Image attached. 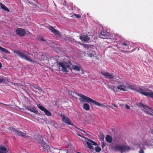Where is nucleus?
I'll use <instances>...</instances> for the list:
<instances>
[{"label":"nucleus","mask_w":153,"mask_h":153,"mask_svg":"<svg viewBox=\"0 0 153 153\" xmlns=\"http://www.w3.org/2000/svg\"><path fill=\"white\" fill-rule=\"evenodd\" d=\"M14 53L17 54L19 57L28 62L35 64L38 63V59L34 57L32 54L26 51H14Z\"/></svg>","instance_id":"obj_1"},{"label":"nucleus","mask_w":153,"mask_h":153,"mask_svg":"<svg viewBox=\"0 0 153 153\" xmlns=\"http://www.w3.org/2000/svg\"><path fill=\"white\" fill-rule=\"evenodd\" d=\"M74 94H76L77 96L80 97L79 99L80 102H91L93 103L94 105H97L99 106L104 107L105 106L103 104L100 103L97 101H95L90 97L86 96L82 94H77L76 93L73 92L71 93V95H73Z\"/></svg>","instance_id":"obj_2"},{"label":"nucleus","mask_w":153,"mask_h":153,"mask_svg":"<svg viewBox=\"0 0 153 153\" xmlns=\"http://www.w3.org/2000/svg\"><path fill=\"white\" fill-rule=\"evenodd\" d=\"M112 148L114 151H120L121 153L131 149V148L129 146L120 144H116L113 146Z\"/></svg>","instance_id":"obj_3"},{"label":"nucleus","mask_w":153,"mask_h":153,"mask_svg":"<svg viewBox=\"0 0 153 153\" xmlns=\"http://www.w3.org/2000/svg\"><path fill=\"white\" fill-rule=\"evenodd\" d=\"M137 91L144 95L153 99V91L152 90L147 88H138Z\"/></svg>","instance_id":"obj_4"},{"label":"nucleus","mask_w":153,"mask_h":153,"mask_svg":"<svg viewBox=\"0 0 153 153\" xmlns=\"http://www.w3.org/2000/svg\"><path fill=\"white\" fill-rule=\"evenodd\" d=\"M57 63L58 67L62 68V71L66 73L68 72L67 69L69 68L71 64V62L69 61L63 62H57Z\"/></svg>","instance_id":"obj_5"},{"label":"nucleus","mask_w":153,"mask_h":153,"mask_svg":"<svg viewBox=\"0 0 153 153\" xmlns=\"http://www.w3.org/2000/svg\"><path fill=\"white\" fill-rule=\"evenodd\" d=\"M39 143L42 147V149L43 151L49 152L50 147L49 146L47 145L46 143L44 141L43 137H41L40 138Z\"/></svg>","instance_id":"obj_6"},{"label":"nucleus","mask_w":153,"mask_h":153,"mask_svg":"<svg viewBox=\"0 0 153 153\" xmlns=\"http://www.w3.org/2000/svg\"><path fill=\"white\" fill-rule=\"evenodd\" d=\"M38 107L42 111H44L45 114L48 116H51V113L46 108L40 104L37 105Z\"/></svg>","instance_id":"obj_7"},{"label":"nucleus","mask_w":153,"mask_h":153,"mask_svg":"<svg viewBox=\"0 0 153 153\" xmlns=\"http://www.w3.org/2000/svg\"><path fill=\"white\" fill-rule=\"evenodd\" d=\"M63 122L70 125H73V123L70 119L68 117H66L65 115L61 114L60 115Z\"/></svg>","instance_id":"obj_8"},{"label":"nucleus","mask_w":153,"mask_h":153,"mask_svg":"<svg viewBox=\"0 0 153 153\" xmlns=\"http://www.w3.org/2000/svg\"><path fill=\"white\" fill-rule=\"evenodd\" d=\"M101 74L103 75L105 78L108 79H114V76L113 74L107 71H103L101 72Z\"/></svg>","instance_id":"obj_9"},{"label":"nucleus","mask_w":153,"mask_h":153,"mask_svg":"<svg viewBox=\"0 0 153 153\" xmlns=\"http://www.w3.org/2000/svg\"><path fill=\"white\" fill-rule=\"evenodd\" d=\"M110 33L105 31H101L99 34V37L103 39H108V37L110 36Z\"/></svg>","instance_id":"obj_10"},{"label":"nucleus","mask_w":153,"mask_h":153,"mask_svg":"<svg viewBox=\"0 0 153 153\" xmlns=\"http://www.w3.org/2000/svg\"><path fill=\"white\" fill-rule=\"evenodd\" d=\"M138 148L140 149V150L139 151V153H144V150L146 149L145 148V143H143L140 142L137 144Z\"/></svg>","instance_id":"obj_11"},{"label":"nucleus","mask_w":153,"mask_h":153,"mask_svg":"<svg viewBox=\"0 0 153 153\" xmlns=\"http://www.w3.org/2000/svg\"><path fill=\"white\" fill-rule=\"evenodd\" d=\"M89 142H86V144L87 145L88 147V148L90 149H93V145L94 146H97V144L94 141L90 140L89 139L87 138Z\"/></svg>","instance_id":"obj_12"},{"label":"nucleus","mask_w":153,"mask_h":153,"mask_svg":"<svg viewBox=\"0 0 153 153\" xmlns=\"http://www.w3.org/2000/svg\"><path fill=\"white\" fill-rule=\"evenodd\" d=\"M48 29L50 30L56 36L60 37L61 36V33L59 30L55 29L51 26H49Z\"/></svg>","instance_id":"obj_13"},{"label":"nucleus","mask_w":153,"mask_h":153,"mask_svg":"<svg viewBox=\"0 0 153 153\" xmlns=\"http://www.w3.org/2000/svg\"><path fill=\"white\" fill-rule=\"evenodd\" d=\"M16 34L21 37L24 36L26 33L25 30L21 28H17L16 30Z\"/></svg>","instance_id":"obj_14"},{"label":"nucleus","mask_w":153,"mask_h":153,"mask_svg":"<svg viewBox=\"0 0 153 153\" xmlns=\"http://www.w3.org/2000/svg\"><path fill=\"white\" fill-rule=\"evenodd\" d=\"M26 109L29 111L35 113L37 114H39V113L38 111L35 108L34 106H27L26 108Z\"/></svg>","instance_id":"obj_15"},{"label":"nucleus","mask_w":153,"mask_h":153,"mask_svg":"<svg viewBox=\"0 0 153 153\" xmlns=\"http://www.w3.org/2000/svg\"><path fill=\"white\" fill-rule=\"evenodd\" d=\"M117 88L120 91H126L127 90V87L123 84L118 86L117 87Z\"/></svg>","instance_id":"obj_16"},{"label":"nucleus","mask_w":153,"mask_h":153,"mask_svg":"<svg viewBox=\"0 0 153 153\" xmlns=\"http://www.w3.org/2000/svg\"><path fill=\"white\" fill-rule=\"evenodd\" d=\"M79 39L82 41L84 42L88 41L90 39L89 38L87 35H83L80 36Z\"/></svg>","instance_id":"obj_17"},{"label":"nucleus","mask_w":153,"mask_h":153,"mask_svg":"<svg viewBox=\"0 0 153 153\" xmlns=\"http://www.w3.org/2000/svg\"><path fill=\"white\" fill-rule=\"evenodd\" d=\"M16 135L24 137L25 136V134L22 131L19 130H16L15 133Z\"/></svg>","instance_id":"obj_18"},{"label":"nucleus","mask_w":153,"mask_h":153,"mask_svg":"<svg viewBox=\"0 0 153 153\" xmlns=\"http://www.w3.org/2000/svg\"><path fill=\"white\" fill-rule=\"evenodd\" d=\"M120 45L122 46H127V48L128 49L129 48V46L130 47V45L129 44V43L127 41L121 42Z\"/></svg>","instance_id":"obj_19"},{"label":"nucleus","mask_w":153,"mask_h":153,"mask_svg":"<svg viewBox=\"0 0 153 153\" xmlns=\"http://www.w3.org/2000/svg\"><path fill=\"white\" fill-rule=\"evenodd\" d=\"M140 106L143 108V109H142L143 111V110H146V111H148L150 108L147 106L144 105L143 104L141 103L140 104Z\"/></svg>","instance_id":"obj_20"},{"label":"nucleus","mask_w":153,"mask_h":153,"mask_svg":"<svg viewBox=\"0 0 153 153\" xmlns=\"http://www.w3.org/2000/svg\"><path fill=\"white\" fill-rule=\"evenodd\" d=\"M8 151L6 148L3 146L0 147V153H7Z\"/></svg>","instance_id":"obj_21"},{"label":"nucleus","mask_w":153,"mask_h":153,"mask_svg":"<svg viewBox=\"0 0 153 153\" xmlns=\"http://www.w3.org/2000/svg\"><path fill=\"white\" fill-rule=\"evenodd\" d=\"M0 6L1 9L6 11L8 12H10L9 9L5 5H4L3 4L1 3H0Z\"/></svg>","instance_id":"obj_22"},{"label":"nucleus","mask_w":153,"mask_h":153,"mask_svg":"<svg viewBox=\"0 0 153 153\" xmlns=\"http://www.w3.org/2000/svg\"><path fill=\"white\" fill-rule=\"evenodd\" d=\"M105 140L107 142L111 143L112 142V138L109 135H107L105 137Z\"/></svg>","instance_id":"obj_23"},{"label":"nucleus","mask_w":153,"mask_h":153,"mask_svg":"<svg viewBox=\"0 0 153 153\" xmlns=\"http://www.w3.org/2000/svg\"><path fill=\"white\" fill-rule=\"evenodd\" d=\"M144 112L147 113L153 116V114L152 113H153V109L152 108H150L148 111H146V110H143Z\"/></svg>","instance_id":"obj_24"},{"label":"nucleus","mask_w":153,"mask_h":153,"mask_svg":"<svg viewBox=\"0 0 153 153\" xmlns=\"http://www.w3.org/2000/svg\"><path fill=\"white\" fill-rule=\"evenodd\" d=\"M83 108L85 110L88 111L90 109L89 105L87 103H85L83 104Z\"/></svg>","instance_id":"obj_25"},{"label":"nucleus","mask_w":153,"mask_h":153,"mask_svg":"<svg viewBox=\"0 0 153 153\" xmlns=\"http://www.w3.org/2000/svg\"><path fill=\"white\" fill-rule=\"evenodd\" d=\"M72 69L74 70L77 71H79L81 68L79 66L76 65H73L72 67Z\"/></svg>","instance_id":"obj_26"},{"label":"nucleus","mask_w":153,"mask_h":153,"mask_svg":"<svg viewBox=\"0 0 153 153\" xmlns=\"http://www.w3.org/2000/svg\"><path fill=\"white\" fill-rule=\"evenodd\" d=\"M0 50L5 53H10V52L7 49L4 48L0 46Z\"/></svg>","instance_id":"obj_27"},{"label":"nucleus","mask_w":153,"mask_h":153,"mask_svg":"<svg viewBox=\"0 0 153 153\" xmlns=\"http://www.w3.org/2000/svg\"><path fill=\"white\" fill-rule=\"evenodd\" d=\"M109 88L113 90L114 92H117V88L115 86L111 85L110 87Z\"/></svg>","instance_id":"obj_28"},{"label":"nucleus","mask_w":153,"mask_h":153,"mask_svg":"<svg viewBox=\"0 0 153 153\" xmlns=\"http://www.w3.org/2000/svg\"><path fill=\"white\" fill-rule=\"evenodd\" d=\"M96 152H99L101 150V148L99 146H97L95 148Z\"/></svg>","instance_id":"obj_29"},{"label":"nucleus","mask_w":153,"mask_h":153,"mask_svg":"<svg viewBox=\"0 0 153 153\" xmlns=\"http://www.w3.org/2000/svg\"><path fill=\"white\" fill-rule=\"evenodd\" d=\"M10 131L13 132L14 133L16 130L15 128L12 127H10L9 129Z\"/></svg>","instance_id":"obj_30"},{"label":"nucleus","mask_w":153,"mask_h":153,"mask_svg":"<svg viewBox=\"0 0 153 153\" xmlns=\"http://www.w3.org/2000/svg\"><path fill=\"white\" fill-rule=\"evenodd\" d=\"M74 16H75V17L77 18H79L81 17V16L79 15L75 14H73V15H72L71 16L73 17Z\"/></svg>","instance_id":"obj_31"},{"label":"nucleus","mask_w":153,"mask_h":153,"mask_svg":"<svg viewBox=\"0 0 153 153\" xmlns=\"http://www.w3.org/2000/svg\"><path fill=\"white\" fill-rule=\"evenodd\" d=\"M38 39L42 41H45V39H44L43 37L41 36H39L38 37Z\"/></svg>","instance_id":"obj_32"},{"label":"nucleus","mask_w":153,"mask_h":153,"mask_svg":"<svg viewBox=\"0 0 153 153\" xmlns=\"http://www.w3.org/2000/svg\"><path fill=\"white\" fill-rule=\"evenodd\" d=\"M128 87L129 88L131 89H133L134 88V86L132 85H129Z\"/></svg>","instance_id":"obj_33"},{"label":"nucleus","mask_w":153,"mask_h":153,"mask_svg":"<svg viewBox=\"0 0 153 153\" xmlns=\"http://www.w3.org/2000/svg\"><path fill=\"white\" fill-rule=\"evenodd\" d=\"M11 83L12 84L14 85L16 87H18L19 86V84L17 83H13L11 82Z\"/></svg>","instance_id":"obj_34"},{"label":"nucleus","mask_w":153,"mask_h":153,"mask_svg":"<svg viewBox=\"0 0 153 153\" xmlns=\"http://www.w3.org/2000/svg\"><path fill=\"white\" fill-rule=\"evenodd\" d=\"M126 108L128 109L130 108V107L129 105H126Z\"/></svg>","instance_id":"obj_35"},{"label":"nucleus","mask_w":153,"mask_h":153,"mask_svg":"<svg viewBox=\"0 0 153 153\" xmlns=\"http://www.w3.org/2000/svg\"><path fill=\"white\" fill-rule=\"evenodd\" d=\"M76 128L77 129H78V130H80V131H82V132H84L85 133V132L84 131H83V130H82V129H80V128H77V127H76Z\"/></svg>","instance_id":"obj_36"},{"label":"nucleus","mask_w":153,"mask_h":153,"mask_svg":"<svg viewBox=\"0 0 153 153\" xmlns=\"http://www.w3.org/2000/svg\"><path fill=\"white\" fill-rule=\"evenodd\" d=\"M102 148H103L105 146V144L104 142H102Z\"/></svg>","instance_id":"obj_37"},{"label":"nucleus","mask_w":153,"mask_h":153,"mask_svg":"<svg viewBox=\"0 0 153 153\" xmlns=\"http://www.w3.org/2000/svg\"><path fill=\"white\" fill-rule=\"evenodd\" d=\"M112 105L113 106H114V107H117V105L114 104V103L112 104Z\"/></svg>","instance_id":"obj_38"},{"label":"nucleus","mask_w":153,"mask_h":153,"mask_svg":"<svg viewBox=\"0 0 153 153\" xmlns=\"http://www.w3.org/2000/svg\"><path fill=\"white\" fill-rule=\"evenodd\" d=\"M88 55L89 56L91 57V58L92 57V54L91 53H89Z\"/></svg>","instance_id":"obj_39"},{"label":"nucleus","mask_w":153,"mask_h":153,"mask_svg":"<svg viewBox=\"0 0 153 153\" xmlns=\"http://www.w3.org/2000/svg\"><path fill=\"white\" fill-rule=\"evenodd\" d=\"M118 38H120L119 35L116 36V38H115V39H117Z\"/></svg>","instance_id":"obj_40"},{"label":"nucleus","mask_w":153,"mask_h":153,"mask_svg":"<svg viewBox=\"0 0 153 153\" xmlns=\"http://www.w3.org/2000/svg\"><path fill=\"white\" fill-rule=\"evenodd\" d=\"M150 132L152 134H153V129H151L150 130Z\"/></svg>","instance_id":"obj_41"},{"label":"nucleus","mask_w":153,"mask_h":153,"mask_svg":"<svg viewBox=\"0 0 153 153\" xmlns=\"http://www.w3.org/2000/svg\"><path fill=\"white\" fill-rule=\"evenodd\" d=\"M2 65L1 62H0V69L2 67Z\"/></svg>","instance_id":"obj_42"},{"label":"nucleus","mask_w":153,"mask_h":153,"mask_svg":"<svg viewBox=\"0 0 153 153\" xmlns=\"http://www.w3.org/2000/svg\"><path fill=\"white\" fill-rule=\"evenodd\" d=\"M2 82V80L0 78V82Z\"/></svg>","instance_id":"obj_43"},{"label":"nucleus","mask_w":153,"mask_h":153,"mask_svg":"<svg viewBox=\"0 0 153 153\" xmlns=\"http://www.w3.org/2000/svg\"><path fill=\"white\" fill-rule=\"evenodd\" d=\"M78 135L79 136L82 137L81 135H80V134H78Z\"/></svg>","instance_id":"obj_44"},{"label":"nucleus","mask_w":153,"mask_h":153,"mask_svg":"<svg viewBox=\"0 0 153 153\" xmlns=\"http://www.w3.org/2000/svg\"><path fill=\"white\" fill-rule=\"evenodd\" d=\"M33 6H34V7H35V6L36 7V4H33Z\"/></svg>","instance_id":"obj_45"},{"label":"nucleus","mask_w":153,"mask_h":153,"mask_svg":"<svg viewBox=\"0 0 153 153\" xmlns=\"http://www.w3.org/2000/svg\"><path fill=\"white\" fill-rule=\"evenodd\" d=\"M78 43L79 44H80V45L82 44L81 43H80V42H78Z\"/></svg>","instance_id":"obj_46"},{"label":"nucleus","mask_w":153,"mask_h":153,"mask_svg":"<svg viewBox=\"0 0 153 153\" xmlns=\"http://www.w3.org/2000/svg\"><path fill=\"white\" fill-rule=\"evenodd\" d=\"M3 104H4V105H6V104H3V103H2Z\"/></svg>","instance_id":"obj_47"}]
</instances>
